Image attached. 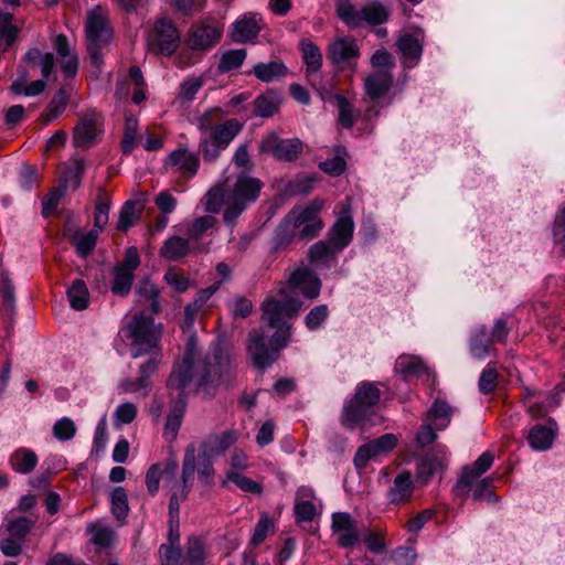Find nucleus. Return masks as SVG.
<instances>
[{
	"instance_id": "obj_1",
	"label": "nucleus",
	"mask_w": 565,
	"mask_h": 565,
	"mask_svg": "<svg viewBox=\"0 0 565 565\" xmlns=\"http://www.w3.org/2000/svg\"><path fill=\"white\" fill-rule=\"evenodd\" d=\"M194 342L191 340L183 359L175 364L167 381V386L177 390L178 397H183V391L193 386L204 396H213L222 384L231 380V363L227 349L222 343H215L203 359L194 361Z\"/></svg>"
},
{
	"instance_id": "obj_2",
	"label": "nucleus",
	"mask_w": 565,
	"mask_h": 565,
	"mask_svg": "<svg viewBox=\"0 0 565 565\" xmlns=\"http://www.w3.org/2000/svg\"><path fill=\"white\" fill-rule=\"evenodd\" d=\"M321 281L309 269L295 270L288 281L282 285L277 296H268L262 303V320L270 328L281 329L286 319H292L299 315L302 303L295 297L299 291L305 297L317 298L320 294Z\"/></svg>"
},
{
	"instance_id": "obj_3",
	"label": "nucleus",
	"mask_w": 565,
	"mask_h": 565,
	"mask_svg": "<svg viewBox=\"0 0 565 565\" xmlns=\"http://www.w3.org/2000/svg\"><path fill=\"white\" fill-rule=\"evenodd\" d=\"M262 188L263 183L258 179L242 172L228 189L222 184L212 186L201 203L207 213H218L224 206L223 221L232 225L258 199Z\"/></svg>"
},
{
	"instance_id": "obj_4",
	"label": "nucleus",
	"mask_w": 565,
	"mask_h": 565,
	"mask_svg": "<svg viewBox=\"0 0 565 565\" xmlns=\"http://www.w3.org/2000/svg\"><path fill=\"white\" fill-rule=\"evenodd\" d=\"M322 206L323 201L316 199L306 206L292 207L276 231V247L287 246L296 237L312 239L317 236L323 226L319 216Z\"/></svg>"
},
{
	"instance_id": "obj_5",
	"label": "nucleus",
	"mask_w": 565,
	"mask_h": 565,
	"mask_svg": "<svg viewBox=\"0 0 565 565\" xmlns=\"http://www.w3.org/2000/svg\"><path fill=\"white\" fill-rule=\"evenodd\" d=\"M125 338L129 341L134 359L161 351V328L152 317L143 313L132 317L122 328Z\"/></svg>"
},
{
	"instance_id": "obj_6",
	"label": "nucleus",
	"mask_w": 565,
	"mask_h": 565,
	"mask_svg": "<svg viewBox=\"0 0 565 565\" xmlns=\"http://www.w3.org/2000/svg\"><path fill=\"white\" fill-rule=\"evenodd\" d=\"M381 398L379 387L369 382L358 385L355 394L345 402L341 422L348 428L364 424L373 415V409Z\"/></svg>"
},
{
	"instance_id": "obj_7",
	"label": "nucleus",
	"mask_w": 565,
	"mask_h": 565,
	"mask_svg": "<svg viewBox=\"0 0 565 565\" xmlns=\"http://www.w3.org/2000/svg\"><path fill=\"white\" fill-rule=\"evenodd\" d=\"M290 330L291 326L287 321L281 329H276L270 341V349L265 343L266 337L263 332L256 330L249 332L247 351L256 367L265 369L276 360L279 350L286 348L289 342L291 335Z\"/></svg>"
},
{
	"instance_id": "obj_8",
	"label": "nucleus",
	"mask_w": 565,
	"mask_h": 565,
	"mask_svg": "<svg viewBox=\"0 0 565 565\" xmlns=\"http://www.w3.org/2000/svg\"><path fill=\"white\" fill-rule=\"evenodd\" d=\"M85 30L90 61L99 68L103 64L102 50L113 39V31L108 19L99 8H95L87 13Z\"/></svg>"
},
{
	"instance_id": "obj_9",
	"label": "nucleus",
	"mask_w": 565,
	"mask_h": 565,
	"mask_svg": "<svg viewBox=\"0 0 565 565\" xmlns=\"http://www.w3.org/2000/svg\"><path fill=\"white\" fill-rule=\"evenodd\" d=\"M180 44V32L172 20L159 18L146 33V45L149 52L157 55H172Z\"/></svg>"
},
{
	"instance_id": "obj_10",
	"label": "nucleus",
	"mask_w": 565,
	"mask_h": 565,
	"mask_svg": "<svg viewBox=\"0 0 565 565\" xmlns=\"http://www.w3.org/2000/svg\"><path fill=\"white\" fill-rule=\"evenodd\" d=\"M196 469L195 447L189 446L185 450L182 465V488L179 492L172 493L169 501V523H179L180 503L185 500L192 486Z\"/></svg>"
},
{
	"instance_id": "obj_11",
	"label": "nucleus",
	"mask_w": 565,
	"mask_h": 565,
	"mask_svg": "<svg viewBox=\"0 0 565 565\" xmlns=\"http://www.w3.org/2000/svg\"><path fill=\"white\" fill-rule=\"evenodd\" d=\"M397 445V437L394 434H384L381 437L360 446L353 458L358 469L366 467L370 460H376L391 452Z\"/></svg>"
},
{
	"instance_id": "obj_12",
	"label": "nucleus",
	"mask_w": 565,
	"mask_h": 565,
	"mask_svg": "<svg viewBox=\"0 0 565 565\" xmlns=\"http://www.w3.org/2000/svg\"><path fill=\"white\" fill-rule=\"evenodd\" d=\"M222 32L223 29L217 23L193 24L188 32L186 45L192 51H207L218 43Z\"/></svg>"
},
{
	"instance_id": "obj_13",
	"label": "nucleus",
	"mask_w": 565,
	"mask_h": 565,
	"mask_svg": "<svg viewBox=\"0 0 565 565\" xmlns=\"http://www.w3.org/2000/svg\"><path fill=\"white\" fill-rule=\"evenodd\" d=\"M302 142L297 139H280L276 135L267 136L260 143L263 152H270L277 159L292 161L302 152Z\"/></svg>"
},
{
	"instance_id": "obj_14",
	"label": "nucleus",
	"mask_w": 565,
	"mask_h": 565,
	"mask_svg": "<svg viewBox=\"0 0 565 565\" xmlns=\"http://www.w3.org/2000/svg\"><path fill=\"white\" fill-rule=\"evenodd\" d=\"M100 134V117L95 111L83 115L73 129V143L77 148L90 147Z\"/></svg>"
},
{
	"instance_id": "obj_15",
	"label": "nucleus",
	"mask_w": 565,
	"mask_h": 565,
	"mask_svg": "<svg viewBox=\"0 0 565 565\" xmlns=\"http://www.w3.org/2000/svg\"><path fill=\"white\" fill-rule=\"evenodd\" d=\"M341 206L342 211L329 232V243L339 252L350 244L354 232V223L350 215V204L342 203Z\"/></svg>"
},
{
	"instance_id": "obj_16",
	"label": "nucleus",
	"mask_w": 565,
	"mask_h": 565,
	"mask_svg": "<svg viewBox=\"0 0 565 565\" xmlns=\"http://www.w3.org/2000/svg\"><path fill=\"white\" fill-rule=\"evenodd\" d=\"M164 167L172 173H179L188 179L193 178L199 170V157L186 149L172 151L164 160Z\"/></svg>"
},
{
	"instance_id": "obj_17",
	"label": "nucleus",
	"mask_w": 565,
	"mask_h": 565,
	"mask_svg": "<svg viewBox=\"0 0 565 565\" xmlns=\"http://www.w3.org/2000/svg\"><path fill=\"white\" fill-rule=\"evenodd\" d=\"M360 56V49L356 41L350 36L335 39L329 44L328 58L334 65H350Z\"/></svg>"
},
{
	"instance_id": "obj_18",
	"label": "nucleus",
	"mask_w": 565,
	"mask_h": 565,
	"mask_svg": "<svg viewBox=\"0 0 565 565\" xmlns=\"http://www.w3.org/2000/svg\"><path fill=\"white\" fill-rule=\"evenodd\" d=\"M238 438L239 433L233 429L211 435L201 444V454L206 460L222 456Z\"/></svg>"
},
{
	"instance_id": "obj_19",
	"label": "nucleus",
	"mask_w": 565,
	"mask_h": 565,
	"mask_svg": "<svg viewBox=\"0 0 565 565\" xmlns=\"http://www.w3.org/2000/svg\"><path fill=\"white\" fill-rule=\"evenodd\" d=\"M203 250L205 249L201 244H193L189 237L173 235L163 242L160 256L168 260H178L191 253L198 254Z\"/></svg>"
},
{
	"instance_id": "obj_20",
	"label": "nucleus",
	"mask_w": 565,
	"mask_h": 565,
	"mask_svg": "<svg viewBox=\"0 0 565 565\" xmlns=\"http://www.w3.org/2000/svg\"><path fill=\"white\" fill-rule=\"evenodd\" d=\"M331 527L334 533H339L338 543L342 547H351L358 543L359 532L349 513H333Z\"/></svg>"
},
{
	"instance_id": "obj_21",
	"label": "nucleus",
	"mask_w": 565,
	"mask_h": 565,
	"mask_svg": "<svg viewBox=\"0 0 565 565\" xmlns=\"http://www.w3.org/2000/svg\"><path fill=\"white\" fill-rule=\"evenodd\" d=\"M492 343L493 340L486 326L478 324L472 328L469 337V352L473 359L484 360L489 354L494 353L495 350L491 349Z\"/></svg>"
},
{
	"instance_id": "obj_22",
	"label": "nucleus",
	"mask_w": 565,
	"mask_h": 565,
	"mask_svg": "<svg viewBox=\"0 0 565 565\" xmlns=\"http://www.w3.org/2000/svg\"><path fill=\"white\" fill-rule=\"evenodd\" d=\"M423 39L414 34H404L397 40V47L402 53L403 63L406 67H414L418 64L423 53Z\"/></svg>"
},
{
	"instance_id": "obj_23",
	"label": "nucleus",
	"mask_w": 565,
	"mask_h": 565,
	"mask_svg": "<svg viewBox=\"0 0 565 565\" xmlns=\"http://www.w3.org/2000/svg\"><path fill=\"white\" fill-rule=\"evenodd\" d=\"M413 491L414 481L412 473L403 471L394 478L392 486L387 490V499L393 504H402L412 498Z\"/></svg>"
},
{
	"instance_id": "obj_24",
	"label": "nucleus",
	"mask_w": 565,
	"mask_h": 565,
	"mask_svg": "<svg viewBox=\"0 0 565 565\" xmlns=\"http://www.w3.org/2000/svg\"><path fill=\"white\" fill-rule=\"evenodd\" d=\"M448 451L446 448H438L428 452L417 468V478L426 483L436 472L441 470L447 461Z\"/></svg>"
},
{
	"instance_id": "obj_25",
	"label": "nucleus",
	"mask_w": 565,
	"mask_h": 565,
	"mask_svg": "<svg viewBox=\"0 0 565 565\" xmlns=\"http://www.w3.org/2000/svg\"><path fill=\"white\" fill-rule=\"evenodd\" d=\"M493 460L494 456L490 451L481 454L471 466L463 468L457 487L463 490L469 489L476 479L490 469Z\"/></svg>"
},
{
	"instance_id": "obj_26",
	"label": "nucleus",
	"mask_w": 565,
	"mask_h": 565,
	"mask_svg": "<svg viewBox=\"0 0 565 565\" xmlns=\"http://www.w3.org/2000/svg\"><path fill=\"white\" fill-rule=\"evenodd\" d=\"M393 84V74L387 71H374L364 79V92L372 100L383 97Z\"/></svg>"
},
{
	"instance_id": "obj_27",
	"label": "nucleus",
	"mask_w": 565,
	"mask_h": 565,
	"mask_svg": "<svg viewBox=\"0 0 565 565\" xmlns=\"http://www.w3.org/2000/svg\"><path fill=\"white\" fill-rule=\"evenodd\" d=\"M557 433V425L554 420H548V425H535L531 428L527 439L530 446L536 451L550 449L554 443Z\"/></svg>"
},
{
	"instance_id": "obj_28",
	"label": "nucleus",
	"mask_w": 565,
	"mask_h": 565,
	"mask_svg": "<svg viewBox=\"0 0 565 565\" xmlns=\"http://www.w3.org/2000/svg\"><path fill=\"white\" fill-rule=\"evenodd\" d=\"M260 28L255 14H244L232 26V40L236 43L253 41L259 33Z\"/></svg>"
},
{
	"instance_id": "obj_29",
	"label": "nucleus",
	"mask_w": 565,
	"mask_h": 565,
	"mask_svg": "<svg viewBox=\"0 0 565 565\" xmlns=\"http://www.w3.org/2000/svg\"><path fill=\"white\" fill-rule=\"evenodd\" d=\"M395 372L404 379L418 377L427 373V366L417 355L402 354L395 362Z\"/></svg>"
},
{
	"instance_id": "obj_30",
	"label": "nucleus",
	"mask_w": 565,
	"mask_h": 565,
	"mask_svg": "<svg viewBox=\"0 0 565 565\" xmlns=\"http://www.w3.org/2000/svg\"><path fill=\"white\" fill-rule=\"evenodd\" d=\"M213 215H202L186 222L183 226L189 239L193 244H200V239L216 226Z\"/></svg>"
},
{
	"instance_id": "obj_31",
	"label": "nucleus",
	"mask_w": 565,
	"mask_h": 565,
	"mask_svg": "<svg viewBox=\"0 0 565 565\" xmlns=\"http://www.w3.org/2000/svg\"><path fill=\"white\" fill-rule=\"evenodd\" d=\"M361 26L380 25L385 23L390 18L388 9L379 1H372L360 9Z\"/></svg>"
},
{
	"instance_id": "obj_32",
	"label": "nucleus",
	"mask_w": 565,
	"mask_h": 565,
	"mask_svg": "<svg viewBox=\"0 0 565 565\" xmlns=\"http://www.w3.org/2000/svg\"><path fill=\"white\" fill-rule=\"evenodd\" d=\"M203 86L200 77H186L179 87V93L173 102L180 108H188L195 98V95Z\"/></svg>"
},
{
	"instance_id": "obj_33",
	"label": "nucleus",
	"mask_w": 565,
	"mask_h": 565,
	"mask_svg": "<svg viewBox=\"0 0 565 565\" xmlns=\"http://www.w3.org/2000/svg\"><path fill=\"white\" fill-rule=\"evenodd\" d=\"M241 130L242 125L239 121L236 119H230L221 125H215L210 132L213 138L216 139V143L225 150Z\"/></svg>"
},
{
	"instance_id": "obj_34",
	"label": "nucleus",
	"mask_w": 565,
	"mask_h": 565,
	"mask_svg": "<svg viewBox=\"0 0 565 565\" xmlns=\"http://www.w3.org/2000/svg\"><path fill=\"white\" fill-rule=\"evenodd\" d=\"M338 253L339 250H335L329 241H319L310 247L309 258L315 264L331 267L335 264Z\"/></svg>"
},
{
	"instance_id": "obj_35",
	"label": "nucleus",
	"mask_w": 565,
	"mask_h": 565,
	"mask_svg": "<svg viewBox=\"0 0 565 565\" xmlns=\"http://www.w3.org/2000/svg\"><path fill=\"white\" fill-rule=\"evenodd\" d=\"M175 462H168L163 467L160 463L152 465L146 473V486L151 495L157 494L162 476L173 477L177 470Z\"/></svg>"
},
{
	"instance_id": "obj_36",
	"label": "nucleus",
	"mask_w": 565,
	"mask_h": 565,
	"mask_svg": "<svg viewBox=\"0 0 565 565\" xmlns=\"http://www.w3.org/2000/svg\"><path fill=\"white\" fill-rule=\"evenodd\" d=\"M287 73V67L281 61H271L269 63H258L253 68L255 77L264 83L284 77Z\"/></svg>"
},
{
	"instance_id": "obj_37",
	"label": "nucleus",
	"mask_w": 565,
	"mask_h": 565,
	"mask_svg": "<svg viewBox=\"0 0 565 565\" xmlns=\"http://www.w3.org/2000/svg\"><path fill=\"white\" fill-rule=\"evenodd\" d=\"M207 551L203 540L196 536L188 539L183 562L186 565H204Z\"/></svg>"
},
{
	"instance_id": "obj_38",
	"label": "nucleus",
	"mask_w": 565,
	"mask_h": 565,
	"mask_svg": "<svg viewBox=\"0 0 565 565\" xmlns=\"http://www.w3.org/2000/svg\"><path fill=\"white\" fill-rule=\"evenodd\" d=\"M335 12L338 18L349 28H361L360 9L355 7L352 0H337Z\"/></svg>"
},
{
	"instance_id": "obj_39",
	"label": "nucleus",
	"mask_w": 565,
	"mask_h": 565,
	"mask_svg": "<svg viewBox=\"0 0 565 565\" xmlns=\"http://www.w3.org/2000/svg\"><path fill=\"white\" fill-rule=\"evenodd\" d=\"M70 305L75 310H84L89 303V291L84 280L76 279L67 289Z\"/></svg>"
},
{
	"instance_id": "obj_40",
	"label": "nucleus",
	"mask_w": 565,
	"mask_h": 565,
	"mask_svg": "<svg viewBox=\"0 0 565 565\" xmlns=\"http://www.w3.org/2000/svg\"><path fill=\"white\" fill-rule=\"evenodd\" d=\"M142 204L139 201H127L120 210L117 228L127 231L139 220L142 212Z\"/></svg>"
},
{
	"instance_id": "obj_41",
	"label": "nucleus",
	"mask_w": 565,
	"mask_h": 565,
	"mask_svg": "<svg viewBox=\"0 0 565 565\" xmlns=\"http://www.w3.org/2000/svg\"><path fill=\"white\" fill-rule=\"evenodd\" d=\"M67 102L68 96L66 92L63 88L58 89L41 115V121L47 125L56 119L65 110Z\"/></svg>"
},
{
	"instance_id": "obj_42",
	"label": "nucleus",
	"mask_w": 565,
	"mask_h": 565,
	"mask_svg": "<svg viewBox=\"0 0 565 565\" xmlns=\"http://www.w3.org/2000/svg\"><path fill=\"white\" fill-rule=\"evenodd\" d=\"M10 463L14 471L19 473H29L35 468L38 463V456L32 450L20 449L11 455Z\"/></svg>"
},
{
	"instance_id": "obj_43",
	"label": "nucleus",
	"mask_w": 565,
	"mask_h": 565,
	"mask_svg": "<svg viewBox=\"0 0 565 565\" xmlns=\"http://www.w3.org/2000/svg\"><path fill=\"white\" fill-rule=\"evenodd\" d=\"M300 47L307 65V73L309 75L318 73L322 66V55L319 47L308 40L301 41Z\"/></svg>"
},
{
	"instance_id": "obj_44",
	"label": "nucleus",
	"mask_w": 565,
	"mask_h": 565,
	"mask_svg": "<svg viewBox=\"0 0 565 565\" xmlns=\"http://www.w3.org/2000/svg\"><path fill=\"white\" fill-rule=\"evenodd\" d=\"M334 99L337 102L339 124L343 128H352L360 116V111L355 110L350 100L342 95H335Z\"/></svg>"
},
{
	"instance_id": "obj_45",
	"label": "nucleus",
	"mask_w": 565,
	"mask_h": 565,
	"mask_svg": "<svg viewBox=\"0 0 565 565\" xmlns=\"http://www.w3.org/2000/svg\"><path fill=\"white\" fill-rule=\"evenodd\" d=\"M34 523L35 522L33 520L26 516L7 518L2 527L10 536L15 537L19 541H24L26 534L34 526Z\"/></svg>"
},
{
	"instance_id": "obj_46",
	"label": "nucleus",
	"mask_w": 565,
	"mask_h": 565,
	"mask_svg": "<svg viewBox=\"0 0 565 565\" xmlns=\"http://www.w3.org/2000/svg\"><path fill=\"white\" fill-rule=\"evenodd\" d=\"M113 275L114 279L110 286L113 294L121 297L127 296L130 292L135 275L117 266L114 267Z\"/></svg>"
},
{
	"instance_id": "obj_47",
	"label": "nucleus",
	"mask_w": 565,
	"mask_h": 565,
	"mask_svg": "<svg viewBox=\"0 0 565 565\" xmlns=\"http://www.w3.org/2000/svg\"><path fill=\"white\" fill-rule=\"evenodd\" d=\"M26 60L35 67H39L43 78H47L54 67V56L52 53H43L39 49H31L25 55Z\"/></svg>"
},
{
	"instance_id": "obj_48",
	"label": "nucleus",
	"mask_w": 565,
	"mask_h": 565,
	"mask_svg": "<svg viewBox=\"0 0 565 565\" xmlns=\"http://www.w3.org/2000/svg\"><path fill=\"white\" fill-rule=\"evenodd\" d=\"M428 418L438 429L446 428L451 419V407L446 401L436 399L428 412Z\"/></svg>"
},
{
	"instance_id": "obj_49",
	"label": "nucleus",
	"mask_w": 565,
	"mask_h": 565,
	"mask_svg": "<svg viewBox=\"0 0 565 565\" xmlns=\"http://www.w3.org/2000/svg\"><path fill=\"white\" fill-rule=\"evenodd\" d=\"M554 249L565 257V204L558 209L553 224Z\"/></svg>"
},
{
	"instance_id": "obj_50",
	"label": "nucleus",
	"mask_w": 565,
	"mask_h": 565,
	"mask_svg": "<svg viewBox=\"0 0 565 565\" xmlns=\"http://www.w3.org/2000/svg\"><path fill=\"white\" fill-rule=\"evenodd\" d=\"M111 512L117 520H124L128 515V495L122 487H116L110 494Z\"/></svg>"
},
{
	"instance_id": "obj_51",
	"label": "nucleus",
	"mask_w": 565,
	"mask_h": 565,
	"mask_svg": "<svg viewBox=\"0 0 565 565\" xmlns=\"http://www.w3.org/2000/svg\"><path fill=\"white\" fill-rule=\"evenodd\" d=\"M151 388L150 380L145 379V376H139L136 380L126 379L122 380L118 385V392L122 394H140L141 396H147Z\"/></svg>"
},
{
	"instance_id": "obj_52",
	"label": "nucleus",
	"mask_w": 565,
	"mask_h": 565,
	"mask_svg": "<svg viewBox=\"0 0 565 565\" xmlns=\"http://www.w3.org/2000/svg\"><path fill=\"white\" fill-rule=\"evenodd\" d=\"M199 150L205 161H214L218 158L224 149L218 143H216V139L213 138L212 134L207 132L202 134L199 143Z\"/></svg>"
},
{
	"instance_id": "obj_53",
	"label": "nucleus",
	"mask_w": 565,
	"mask_h": 565,
	"mask_svg": "<svg viewBox=\"0 0 565 565\" xmlns=\"http://www.w3.org/2000/svg\"><path fill=\"white\" fill-rule=\"evenodd\" d=\"M255 114L259 117H271L278 111V99L273 94L258 96L255 102Z\"/></svg>"
},
{
	"instance_id": "obj_54",
	"label": "nucleus",
	"mask_w": 565,
	"mask_h": 565,
	"mask_svg": "<svg viewBox=\"0 0 565 565\" xmlns=\"http://www.w3.org/2000/svg\"><path fill=\"white\" fill-rule=\"evenodd\" d=\"M246 58L244 49L230 50L221 56L218 68L222 72H230L239 67Z\"/></svg>"
},
{
	"instance_id": "obj_55",
	"label": "nucleus",
	"mask_w": 565,
	"mask_h": 565,
	"mask_svg": "<svg viewBox=\"0 0 565 565\" xmlns=\"http://www.w3.org/2000/svg\"><path fill=\"white\" fill-rule=\"evenodd\" d=\"M273 529L274 524L269 515L263 513L254 527L249 544L254 547L260 545Z\"/></svg>"
},
{
	"instance_id": "obj_56",
	"label": "nucleus",
	"mask_w": 565,
	"mask_h": 565,
	"mask_svg": "<svg viewBox=\"0 0 565 565\" xmlns=\"http://www.w3.org/2000/svg\"><path fill=\"white\" fill-rule=\"evenodd\" d=\"M138 414L137 406L131 402H126L118 405L114 412V425L120 427L134 422Z\"/></svg>"
},
{
	"instance_id": "obj_57",
	"label": "nucleus",
	"mask_w": 565,
	"mask_h": 565,
	"mask_svg": "<svg viewBox=\"0 0 565 565\" xmlns=\"http://www.w3.org/2000/svg\"><path fill=\"white\" fill-rule=\"evenodd\" d=\"M13 14L0 10V38L8 45L12 44L18 36L19 28L12 24Z\"/></svg>"
},
{
	"instance_id": "obj_58",
	"label": "nucleus",
	"mask_w": 565,
	"mask_h": 565,
	"mask_svg": "<svg viewBox=\"0 0 565 565\" xmlns=\"http://www.w3.org/2000/svg\"><path fill=\"white\" fill-rule=\"evenodd\" d=\"M226 480L234 482L239 489L245 492L259 494L262 492V486L254 480L241 475L237 471L228 470L226 472Z\"/></svg>"
},
{
	"instance_id": "obj_59",
	"label": "nucleus",
	"mask_w": 565,
	"mask_h": 565,
	"mask_svg": "<svg viewBox=\"0 0 565 565\" xmlns=\"http://www.w3.org/2000/svg\"><path fill=\"white\" fill-rule=\"evenodd\" d=\"M53 435L56 439L66 441L76 434V425L70 417H63L53 425Z\"/></svg>"
},
{
	"instance_id": "obj_60",
	"label": "nucleus",
	"mask_w": 565,
	"mask_h": 565,
	"mask_svg": "<svg viewBox=\"0 0 565 565\" xmlns=\"http://www.w3.org/2000/svg\"><path fill=\"white\" fill-rule=\"evenodd\" d=\"M498 372L497 369L489 363L482 371L478 386L482 394L492 393L497 387Z\"/></svg>"
},
{
	"instance_id": "obj_61",
	"label": "nucleus",
	"mask_w": 565,
	"mask_h": 565,
	"mask_svg": "<svg viewBox=\"0 0 565 565\" xmlns=\"http://www.w3.org/2000/svg\"><path fill=\"white\" fill-rule=\"evenodd\" d=\"M161 565H182L183 557L179 545L162 544L159 548Z\"/></svg>"
},
{
	"instance_id": "obj_62",
	"label": "nucleus",
	"mask_w": 565,
	"mask_h": 565,
	"mask_svg": "<svg viewBox=\"0 0 565 565\" xmlns=\"http://www.w3.org/2000/svg\"><path fill=\"white\" fill-rule=\"evenodd\" d=\"M329 316L327 305H319L312 308L305 318L306 327L313 331L319 329Z\"/></svg>"
},
{
	"instance_id": "obj_63",
	"label": "nucleus",
	"mask_w": 565,
	"mask_h": 565,
	"mask_svg": "<svg viewBox=\"0 0 565 565\" xmlns=\"http://www.w3.org/2000/svg\"><path fill=\"white\" fill-rule=\"evenodd\" d=\"M183 418V407L173 408L167 417L164 436L167 439H174L181 427Z\"/></svg>"
},
{
	"instance_id": "obj_64",
	"label": "nucleus",
	"mask_w": 565,
	"mask_h": 565,
	"mask_svg": "<svg viewBox=\"0 0 565 565\" xmlns=\"http://www.w3.org/2000/svg\"><path fill=\"white\" fill-rule=\"evenodd\" d=\"M98 237V231L92 230L88 233L81 235L75 241V246L77 253L86 257L92 253V250L95 248L96 242Z\"/></svg>"
}]
</instances>
